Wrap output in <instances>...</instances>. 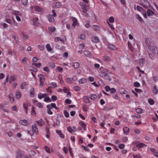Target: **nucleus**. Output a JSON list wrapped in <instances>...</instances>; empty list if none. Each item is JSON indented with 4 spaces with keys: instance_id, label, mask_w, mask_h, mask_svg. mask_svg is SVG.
<instances>
[{
    "instance_id": "f257e3e1",
    "label": "nucleus",
    "mask_w": 158,
    "mask_h": 158,
    "mask_svg": "<svg viewBox=\"0 0 158 158\" xmlns=\"http://www.w3.org/2000/svg\"><path fill=\"white\" fill-rule=\"evenodd\" d=\"M102 69L103 71L99 73V76L100 77L105 79H108L109 77V75L106 72L109 73V70L107 69H104L102 67H101L100 69L102 70Z\"/></svg>"
},
{
    "instance_id": "f03ea898",
    "label": "nucleus",
    "mask_w": 158,
    "mask_h": 158,
    "mask_svg": "<svg viewBox=\"0 0 158 158\" xmlns=\"http://www.w3.org/2000/svg\"><path fill=\"white\" fill-rule=\"evenodd\" d=\"M12 13L15 15L16 19L18 21L20 22L21 21V19L19 16H21L22 15L19 11L13 10L12 11Z\"/></svg>"
},
{
    "instance_id": "7ed1b4c3",
    "label": "nucleus",
    "mask_w": 158,
    "mask_h": 158,
    "mask_svg": "<svg viewBox=\"0 0 158 158\" xmlns=\"http://www.w3.org/2000/svg\"><path fill=\"white\" fill-rule=\"evenodd\" d=\"M38 77L39 78L40 85V86H43L44 85V81L45 78L44 77L42 74H39L38 75Z\"/></svg>"
},
{
    "instance_id": "20e7f679",
    "label": "nucleus",
    "mask_w": 158,
    "mask_h": 158,
    "mask_svg": "<svg viewBox=\"0 0 158 158\" xmlns=\"http://www.w3.org/2000/svg\"><path fill=\"white\" fill-rule=\"evenodd\" d=\"M150 51L154 53L157 54L158 53V48L155 46H152L148 48Z\"/></svg>"
},
{
    "instance_id": "39448f33",
    "label": "nucleus",
    "mask_w": 158,
    "mask_h": 158,
    "mask_svg": "<svg viewBox=\"0 0 158 158\" xmlns=\"http://www.w3.org/2000/svg\"><path fill=\"white\" fill-rule=\"evenodd\" d=\"M140 5L145 8H147L149 3L147 0H140Z\"/></svg>"
},
{
    "instance_id": "423d86ee",
    "label": "nucleus",
    "mask_w": 158,
    "mask_h": 158,
    "mask_svg": "<svg viewBox=\"0 0 158 158\" xmlns=\"http://www.w3.org/2000/svg\"><path fill=\"white\" fill-rule=\"evenodd\" d=\"M16 78L14 76H12L9 79V75L6 76V81L7 82L9 81V83L11 84L12 81H15Z\"/></svg>"
},
{
    "instance_id": "0eeeda50",
    "label": "nucleus",
    "mask_w": 158,
    "mask_h": 158,
    "mask_svg": "<svg viewBox=\"0 0 158 158\" xmlns=\"http://www.w3.org/2000/svg\"><path fill=\"white\" fill-rule=\"evenodd\" d=\"M147 15L148 16H152L154 15H155V14L150 9H148L146 12V14L145 13V15H144V17L145 18H147Z\"/></svg>"
},
{
    "instance_id": "6e6552de",
    "label": "nucleus",
    "mask_w": 158,
    "mask_h": 158,
    "mask_svg": "<svg viewBox=\"0 0 158 158\" xmlns=\"http://www.w3.org/2000/svg\"><path fill=\"white\" fill-rule=\"evenodd\" d=\"M33 103L35 105L40 108H42L43 107V104L40 102H38L36 100H34L33 101Z\"/></svg>"
},
{
    "instance_id": "1a4fd4ad",
    "label": "nucleus",
    "mask_w": 158,
    "mask_h": 158,
    "mask_svg": "<svg viewBox=\"0 0 158 158\" xmlns=\"http://www.w3.org/2000/svg\"><path fill=\"white\" fill-rule=\"evenodd\" d=\"M47 109H52V108H54L56 110L58 109V108L56 106V104L55 103H52L50 105H49L47 106Z\"/></svg>"
},
{
    "instance_id": "9d476101",
    "label": "nucleus",
    "mask_w": 158,
    "mask_h": 158,
    "mask_svg": "<svg viewBox=\"0 0 158 158\" xmlns=\"http://www.w3.org/2000/svg\"><path fill=\"white\" fill-rule=\"evenodd\" d=\"M32 128L33 131L35 132L36 135L38 134L39 131L38 129L35 124H34L32 126Z\"/></svg>"
},
{
    "instance_id": "9b49d317",
    "label": "nucleus",
    "mask_w": 158,
    "mask_h": 158,
    "mask_svg": "<svg viewBox=\"0 0 158 158\" xmlns=\"http://www.w3.org/2000/svg\"><path fill=\"white\" fill-rule=\"evenodd\" d=\"M56 133L59 135L61 139H64L65 137L64 135L63 134L61 130H56Z\"/></svg>"
},
{
    "instance_id": "f8f14e48",
    "label": "nucleus",
    "mask_w": 158,
    "mask_h": 158,
    "mask_svg": "<svg viewBox=\"0 0 158 158\" xmlns=\"http://www.w3.org/2000/svg\"><path fill=\"white\" fill-rule=\"evenodd\" d=\"M83 100L84 102L85 103H90V101L89 98L87 96H85L83 98Z\"/></svg>"
},
{
    "instance_id": "ddd939ff",
    "label": "nucleus",
    "mask_w": 158,
    "mask_h": 158,
    "mask_svg": "<svg viewBox=\"0 0 158 158\" xmlns=\"http://www.w3.org/2000/svg\"><path fill=\"white\" fill-rule=\"evenodd\" d=\"M79 125L81 127L83 130H86V125L83 122L81 121L79 123Z\"/></svg>"
},
{
    "instance_id": "4468645a",
    "label": "nucleus",
    "mask_w": 158,
    "mask_h": 158,
    "mask_svg": "<svg viewBox=\"0 0 158 158\" xmlns=\"http://www.w3.org/2000/svg\"><path fill=\"white\" fill-rule=\"evenodd\" d=\"M19 123L20 124L24 126H27L28 125V122L26 120H20Z\"/></svg>"
},
{
    "instance_id": "2eb2a0df",
    "label": "nucleus",
    "mask_w": 158,
    "mask_h": 158,
    "mask_svg": "<svg viewBox=\"0 0 158 158\" xmlns=\"http://www.w3.org/2000/svg\"><path fill=\"white\" fill-rule=\"evenodd\" d=\"M48 20L49 22H53L54 20V18L51 15H48L47 16Z\"/></svg>"
},
{
    "instance_id": "dca6fc26",
    "label": "nucleus",
    "mask_w": 158,
    "mask_h": 158,
    "mask_svg": "<svg viewBox=\"0 0 158 158\" xmlns=\"http://www.w3.org/2000/svg\"><path fill=\"white\" fill-rule=\"evenodd\" d=\"M38 125L40 126H42L44 124V123L42 119H40L39 120L37 121Z\"/></svg>"
},
{
    "instance_id": "f3484780",
    "label": "nucleus",
    "mask_w": 158,
    "mask_h": 158,
    "mask_svg": "<svg viewBox=\"0 0 158 158\" xmlns=\"http://www.w3.org/2000/svg\"><path fill=\"white\" fill-rule=\"evenodd\" d=\"M73 23L72 26L73 27H75L78 24V21L77 19L75 17H73L72 19Z\"/></svg>"
},
{
    "instance_id": "a211bd4d",
    "label": "nucleus",
    "mask_w": 158,
    "mask_h": 158,
    "mask_svg": "<svg viewBox=\"0 0 158 158\" xmlns=\"http://www.w3.org/2000/svg\"><path fill=\"white\" fill-rule=\"evenodd\" d=\"M30 96L31 97H33L35 92L34 91V89L33 88H31L29 90Z\"/></svg>"
},
{
    "instance_id": "6ab92c4d",
    "label": "nucleus",
    "mask_w": 158,
    "mask_h": 158,
    "mask_svg": "<svg viewBox=\"0 0 158 158\" xmlns=\"http://www.w3.org/2000/svg\"><path fill=\"white\" fill-rule=\"evenodd\" d=\"M34 9L35 11L40 12L42 11L41 7L38 5H35L34 6Z\"/></svg>"
},
{
    "instance_id": "aec40b11",
    "label": "nucleus",
    "mask_w": 158,
    "mask_h": 158,
    "mask_svg": "<svg viewBox=\"0 0 158 158\" xmlns=\"http://www.w3.org/2000/svg\"><path fill=\"white\" fill-rule=\"evenodd\" d=\"M92 27L93 28L94 30L98 31L100 30V27L98 25H94L92 26Z\"/></svg>"
},
{
    "instance_id": "412c9836",
    "label": "nucleus",
    "mask_w": 158,
    "mask_h": 158,
    "mask_svg": "<svg viewBox=\"0 0 158 158\" xmlns=\"http://www.w3.org/2000/svg\"><path fill=\"white\" fill-rule=\"evenodd\" d=\"M87 79L84 78H82L79 81V82L80 84H83L86 82Z\"/></svg>"
},
{
    "instance_id": "4be33fe9",
    "label": "nucleus",
    "mask_w": 158,
    "mask_h": 158,
    "mask_svg": "<svg viewBox=\"0 0 158 158\" xmlns=\"http://www.w3.org/2000/svg\"><path fill=\"white\" fill-rule=\"evenodd\" d=\"M146 45L148 48L151 46V39L149 38H147L145 40Z\"/></svg>"
},
{
    "instance_id": "5701e85b",
    "label": "nucleus",
    "mask_w": 158,
    "mask_h": 158,
    "mask_svg": "<svg viewBox=\"0 0 158 158\" xmlns=\"http://www.w3.org/2000/svg\"><path fill=\"white\" fill-rule=\"evenodd\" d=\"M136 147L139 148H143L145 146H146V145L143 143H139L136 144Z\"/></svg>"
},
{
    "instance_id": "b1692460",
    "label": "nucleus",
    "mask_w": 158,
    "mask_h": 158,
    "mask_svg": "<svg viewBox=\"0 0 158 158\" xmlns=\"http://www.w3.org/2000/svg\"><path fill=\"white\" fill-rule=\"evenodd\" d=\"M54 41L55 42H58L59 41H60L62 43L64 42V40L60 37H55L54 39Z\"/></svg>"
},
{
    "instance_id": "393cba45",
    "label": "nucleus",
    "mask_w": 158,
    "mask_h": 158,
    "mask_svg": "<svg viewBox=\"0 0 158 158\" xmlns=\"http://www.w3.org/2000/svg\"><path fill=\"white\" fill-rule=\"evenodd\" d=\"M61 3L60 2H56L54 4V6H55V7L57 8H59L61 6Z\"/></svg>"
},
{
    "instance_id": "a878e982",
    "label": "nucleus",
    "mask_w": 158,
    "mask_h": 158,
    "mask_svg": "<svg viewBox=\"0 0 158 158\" xmlns=\"http://www.w3.org/2000/svg\"><path fill=\"white\" fill-rule=\"evenodd\" d=\"M123 130L124 133L127 135L129 132V129L127 127H125L123 128Z\"/></svg>"
},
{
    "instance_id": "bb28decb",
    "label": "nucleus",
    "mask_w": 158,
    "mask_h": 158,
    "mask_svg": "<svg viewBox=\"0 0 158 158\" xmlns=\"http://www.w3.org/2000/svg\"><path fill=\"white\" fill-rule=\"evenodd\" d=\"M103 60L106 61H110L111 60V58L107 55H105L103 57Z\"/></svg>"
},
{
    "instance_id": "cd10ccee",
    "label": "nucleus",
    "mask_w": 158,
    "mask_h": 158,
    "mask_svg": "<svg viewBox=\"0 0 158 158\" xmlns=\"http://www.w3.org/2000/svg\"><path fill=\"white\" fill-rule=\"evenodd\" d=\"M84 53L85 56L88 57H90L91 56V53L88 51H84Z\"/></svg>"
},
{
    "instance_id": "c85d7f7f",
    "label": "nucleus",
    "mask_w": 158,
    "mask_h": 158,
    "mask_svg": "<svg viewBox=\"0 0 158 158\" xmlns=\"http://www.w3.org/2000/svg\"><path fill=\"white\" fill-rule=\"evenodd\" d=\"M16 97L17 99H20L21 97V94L19 91H17L15 93Z\"/></svg>"
},
{
    "instance_id": "c756f323",
    "label": "nucleus",
    "mask_w": 158,
    "mask_h": 158,
    "mask_svg": "<svg viewBox=\"0 0 158 158\" xmlns=\"http://www.w3.org/2000/svg\"><path fill=\"white\" fill-rule=\"evenodd\" d=\"M108 48L109 49L111 50H114L116 48L114 45L111 44H110L109 45Z\"/></svg>"
},
{
    "instance_id": "7c9ffc66",
    "label": "nucleus",
    "mask_w": 158,
    "mask_h": 158,
    "mask_svg": "<svg viewBox=\"0 0 158 158\" xmlns=\"http://www.w3.org/2000/svg\"><path fill=\"white\" fill-rule=\"evenodd\" d=\"M90 98L92 100H94L97 98V96L94 94H91L89 95Z\"/></svg>"
},
{
    "instance_id": "2f4dec72",
    "label": "nucleus",
    "mask_w": 158,
    "mask_h": 158,
    "mask_svg": "<svg viewBox=\"0 0 158 158\" xmlns=\"http://www.w3.org/2000/svg\"><path fill=\"white\" fill-rule=\"evenodd\" d=\"M152 92L155 94H156L158 93V89H157L156 85L154 86V87L152 88Z\"/></svg>"
},
{
    "instance_id": "473e14b6",
    "label": "nucleus",
    "mask_w": 158,
    "mask_h": 158,
    "mask_svg": "<svg viewBox=\"0 0 158 158\" xmlns=\"http://www.w3.org/2000/svg\"><path fill=\"white\" fill-rule=\"evenodd\" d=\"M46 47L47 50L48 51L50 52L52 50V48L51 47V46L49 44H47L46 45Z\"/></svg>"
},
{
    "instance_id": "72a5a7b5",
    "label": "nucleus",
    "mask_w": 158,
    "mask_h": 158,
    "mask_svg": "<svg viewBox=\"0 0 158 158\" xmlns=\"http://www.w3.org/2000/svg\"><path fill=\"white\" fill-rule=\"evenodd\" d=\"M48 29L50 31L53 32L56 30V29L54 27L51 26L48 27Z\"/></svg>"
},
{
    "instance_id": "f704fd0d",
    "label": "nucleus",
    "mask_w": 158,
    "mask_h": 158,
    "mask_svg": "<svg viewBox=\"0 0 158 158\" xmlns=\"http://www.w3.org/2000/svg\"><path fill=\"white\" fill-rule=\"evenodd\" d=\"M89 109V107L87 106L86 105H83L82 110L84 112H86Z\"/></svg>"
},
{
    "instance_id": "c9c22d12",
    "label": "nucleus",
    "mask_w": 158,
    "mask_h": 158,
    "mask_svg": "<svg viewBox=\"0 0 158 158\" xmlns=\"http://www.w3.org/2000/svg\"><path fill=\"white\" fill-rule=\"evenodd\" d=\"M108 22L110 23H112L114 22V18L113 16H110L109 17V19L108 20Z\"/></svg>"
},
{
    "instance_id": "e433bc0d",
    "label": "nucleus",
    "mask_w": 158,
    "mask_h": 158,
    "mask_svg": "<svg viewBox=\"0 0 158 158\" xmlns=\"http://www.w3.org/2000/svg\"><path fill=\"white\" fill-rule=\"evenodd\" d=\"M66 82L68 84H72L73 82L71 79L69 77L67 78L65 80Z\"/></svg>"
},
{
    "instance_id": "4c0bfd02",
    "label": "nucleus",
    "mask_w": 158,
    "mask_h": 158,
    "mask_svg": "<svg viewBox=\"0 0 158 158\" xmlns=\"http://www.w3.org/2000/svg\"><path fill=\"white\" fill-rule=\"evenodd\" d=\"M67 130L70 133H72L73 132H74V131H76V130H73L72 127L69 126L68 127H67Z\"/></svg>"
},
{
    "instance_id": "58836bf2",
    "label": "nucleus",
    "mask_w": 158,
    "mask_h": 158,
    "mask_svg": "<svg viewBox=\"0 0 158 158\" xmlns=\"http://www.w3.org/2000/svg\"><path fill=\"white\" fill-rule=\"evenodd\" d=\"M27 85V83L26 82H24L22 83L20 86V88L21 89H23Z\"/></svg>"
},
{
    "instance_id": "ea45409f",
    "label": "nucleus",
    "mask_w": 158,
    "mask_h": 158,
    "mask_svg": "<svg viewBox=\"0 0 158 158\" xmlns=\"http://www.w3.org/2000/svg\"><path fill=\"white\" fill-rule=\"evenodd\" d=\"M21 35L23 36V39L25 40H27L28 39V36L23 32L21 33Z\"/></svg>"
},
{
    "instance_id": "a19ab883",
    "label": "nucleus",
    "mask_w": 158,
    "mask_h": 158,
    "mask_svg": "<svg viewBox=\"0 0 158 158\" xmlns=\"http://www.w3.org/2000/svg\"><path fill=\"white\" fill-rule=\"evenodd\" d=\"M37 46L39 48L40 50L42 51H43L45 48L44 46L41 44L38 45Z\"/></svg>"
},
{
    "instance_id": "79ce46f5",
    "label": "nucleus",
    "mask_w": 158,
    "mask_h": 158,
    "mask_svg": "<svg viewBox=\"0 0 158 158\" xmlns=\"http://www.w3.org/2000/svg\"><path fill=\"white\" fill-rule=\"evenodd\" d=\"M131 117L133 118H141V116L140 114H137L136 115H133L131 116Z\"/></svg>"
},
{
    "instance_id": "37998d69",
    "label": "nucleus",
    "mask_w": 158,
    "mask_h": 158,
    "mask_svg": "<svg viewBox=\"0 0 158 158\" xmlns=\"http://www.w3.org/2000/svg\"><path fill=\"white\" fill-rule=\"evenodd\" d=\"M44 101L46 102H50L52 101L51 99L48 96L46 97L44 100Z\"/></svg>"
},
{
    "instance_id": "c03bdc74",
    "label": "nucleus",
    "mask_w": 158,
    "mask_h": 158,
    "mask_svg": "<svg viewBox=\"0 0 158 158\" xmlns=\"http://www.w3.org/2000/svg\"><path fill=\"white\" fill-rule=\"evenodd\" d=\"M149 103L150 105H153L154 103V101L152 98H150L148 100Z\"/></svg>"
},
{
    "instance_id": "a18cd8bd",
    "label": "nucleus",
    "mask_w": 158,
    "mask_h": 158,
    "mask_svg": "<svg viewBox=\"0 0 158 158\" xmlns=\"http://www.w3.org/2000/svg\"><path fill=\"white\" fill-rule=\"evenodd\" d=\"M144 59L143 58L141 59L139 61V64L141 66H143Z\"/></svg>"
},
{
    "instance_id": "49530a36",
    "label": "nucleus",
    "mask_w": 158,
    "mask_h": 158,
    "mask_svg": "<svg viewBox=\"0 0 158 158\" xmlns=\"http://www.w3.org/2000/svg\"><path fill=\"white\" fill-rule=\"evenodd\" d=\"M99 41L98 38L96 36L94 37V39L93 40V41L94 43H97Z\"/></svg>"
},
{
    "instance_id": "de8ad7c7",
    "label": "nucleus",
    "mask_w": 158,
    "mask_h": 158,
    "mask_svg": "<svg viewBox=\"0 0 158 158\" xmlns=\"http://www.w3.org/2000/svg\"><path fill=\"white\" fill-rule=\"evenodd\" d=\"M135 111L138 113L141 114L143 112V110L140 108H137L136 109Z\"/></svg>"
},
{
    "instance_id": "09e8293b",
    "label": "nucleus",
    "mask_w": 158,
    "mask_h": 158,
    "mask_svg": "<svg viewBox=\"0 0 158 158\" xmlns=\"http://www.w3.org/2000/svg\"><path fill=\"white\" fill-rule=\"evenodd\" d=\"M56 69L57 71L60 72H62L63 69L60 66H58L56 68Z\"/></svg>"
},
{
    "instance_id": "8fccbe9b",
    "label": "nucleus",
    "mask_w": 158,
    "mask_h": 158,
    "mask_svg": "<svg viewBox=\"0 0 158 158\" xmlns=\"http://www.w3.org/2000/svg\"><path fill=\"white\" fill-rule=\"evenodd\" d=\"M31 114L32 115L34 116L36 114V112L33 106H32L31 108Z\"/></svg>"
},
{
    "instance_id": "3c124183",
    "label": "nucleus",
    "mask_w": 158,
    "mask_h": 158,
    "mask_svg": "<svg viewBox=\"0 0 158 158\" xmlns=\"http://www.w3.org/2000/svg\"><path fill=\"white\" fill-rule=\"evenodd\" d=\"M17 156L16 158H21L22 157V154L21 152L20 151H19L17 153Z\"/></svg>"
},
{
    "instance_id": "603ef678",
    "label": "nucleus",
    "mask_w": 158,
    "mask_h": 158,
    "mask_svg": "<svg viewBox=\"0 0 158 158\" xmlns=\"http://www.w3.org/2000/svg\"><path fill=\"white\" fill-rule=\"evenodd\" d=\"M79 64L77 62H75L73 65V66L75 69L78 68L79 66Z\"/></svg>"
},
{
    "instance_id": "864d4df0",
    "label": "nucleus",
    "mask_w": 158,
    "mask_h": 158,
    "mask_svg": "<svg viewBox=\"0 0 158 158\" xmlns=\"http://www.w3.org/2000/svg\"><path fill=\"white\" fill-rule=\"evenodd\" d=\"M106 22L108 24V25H109V27H110L111 30H113L114 29V27L113 25L112 24H110L108 22V20H106Z\"/></svg>"
},
{
    "instance_id": "5fc2aeb1",
    "label": "nucleus",
    "mask_w": 158,
    "mask_h": 158,
    "mask_svg": "<svg viewBox=\"0 0 158 158\" xmlns=\"http://www.w3.org/2000/svg\"><path fill=\"white\" fill-rule=\"evenodd\" d=\"M13 37L15 40L16 43L18 44L19 42V41H18V38L17 36L16 35H13Z\"/></svg>"
},
{
    "instance_id": "6e6d98bb",
    "label": "nucleus",
    "mask_w": 158,
    "mask_h": 158,
    "mask_svg": "<svg viewBox=\"0 0 158 158\" xmlns=\"http://www.w3.org/2000/svg\"><path fill=\"white\" fill-rule=\"evenodd\" d=\"M63 91L65 93L67 94L70 93L69 89L66 87H64V89H63Z\"/></svg>"
},
{
    "instance_id": "4d7b16f0",
    "label": "nucleus",
    "mask_w": 158,
    "mask_h": 158,
    "mask_svg": "<svg viewBox=\"0 0 158 158\" xmlns=\"http://www.w3.org/2000/svg\"><path fill=\"white\" fill-rule=\"evenodd\" d=\"M80 5L81 6V8L83 9L84 8H86L87 6L83 2H81Z\"/></svg>"
},
{
    "instance_id": "13d9d810",
    "label": "nucleus",
    "mask_w": 158,
    "mask_h": 158,
    "mask_svg": "<svg viewBox=\"0 0 158 158\" xmlns=\"http://www.w3.org/2000/svg\"><path fill=\"white\" fill-rule=\"evenodd\" d=\"M128 47L131 51H133V48L129 42H128Z\"/></svg>"
},
{
    "instance_id": "bf43d9fd",
    "label": "nucleus",
    "mask_w": 158,
    "mask_h": 158,
    "mask_svg": "<svg viewBox=\"0 0 158 158\" xmlns=\"http://www.w3.org/2000/svg\"><path fill=\"white\" fill-rule=\"evenodd\" d=\"M64 114L66 118H68L69 116V114L66 110H64Z\"/></svg>"
},
{
    "instance_id": "052dcab7",
    "label": "nucleus",
    "mask_w": 158,
    "mask_h": 158,
    "mask_svg": "<svg viewBox=\"0 0 158 158\" xmlns=\"http://www.w3.org/2000/svg\"><path fill=\"white\" fill-rule=\"evenodd\" d=\"M73 89L74 90L76 91H78L80 90L81 88H80L77 86H75L74 87Z\"/></svg>"
},
{
    "instance_id": "680f3d73",
    "label": "nucleus",
    "mask_w": 158,
    "mask_h": 158,
    "mask_svg": "<svg viewBox=\"0 0 158 158\" xmlns=\"http://www.w3.org/2000/svg\"><path fill=\"white\" fill-rule=\"evenodd\" d=\"M43 70L48 73L50 72V70L49 68L47 67H45L43 68Z\"/></svg>"
},
{
    "instance_id": "e2e57ef3",
    "label": "nucleus",
    "mask_w": 158,
    "mask_h": 158,
    "mask_svg": "<svg viewBox=\"0 0 158 158\" xmlns=\"http://www.w3.org/2000/svg\"><path fill=\"white\" fill-rule=\"evenodd\" d=\"M50 86L52 88H55L57 87V85L56 83L54 82L51 83Z\"/></svg>"
},
{
    "instance_id": "0e129e2a",
    "label": "nucleus",
    "mask_w": 158,
    "mask_h": 158,
    "mask_svg": "<svg viewBox=\"0 0 158 158\" xmlns=\"http://www.w3.org/2000/svg\"><path fill=\"white\" fill-rule=\"evenodd\" d=\"M85 47V45L83 44H80L79 45V49H81V50L84 49Z\"/></svg>"
},
{
    "instance_id": "69168bd1",
    "label": "nucleus",
    "mask_w": 158,
    "mask_h": 158,
    "mask_svg": "<svg viewBox=\"0 0 158 158\" xmlns=\"http://www.w3.org/2000/svg\"><path fill=\"white\" fill-rule=\"evenodd\" d=\"M140 83L137 81H136L134 83V86L137 87H139L140 86Z\"/></svg>"
},
{
    "instance_id": "338daca9",
    "label": "nucleus",
    "mask_w": 158,
    "mask_h": 158,
    "mask_svg": "<svg viewBox=\"0 0 158 158\" xmlns=\"http://www.w3.org/2000/svg\"><path fill=\"white\" fill-rule=\"evenodd\" d=\"M21 2L23 5H26L28 3V0H21Z\"/></svg>"
},
{
    "instance_id": "774afa93",
    "label": "nucleus",
    "mask_w": 158,
    "mask_h": 158,
    "mask_svg": "<svg viewBox=\"0 0 158 158\" xmlns=\"http://www.w3.org/2000/svg\"><path fill=\"white\" fill-rule=\"evenodd\" d=\"M49 66L51 68H53L55 67L56 65L54 63L52 62L50 63Z\"/></svg>"
}]
</instances>
